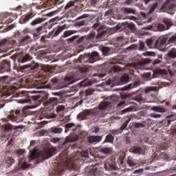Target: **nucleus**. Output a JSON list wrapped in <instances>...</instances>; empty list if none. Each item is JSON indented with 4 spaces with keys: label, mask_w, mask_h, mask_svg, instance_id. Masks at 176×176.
<instances>
[{
    "label": "nucleus",
    "mask_w": 176,
    "mask_h": 176,
    "mask_svg": "<svg viewBox=\"0 0 176 176\" xmlns=\"http://www.w3.org/2000/svg\"><path fill=\"white\" fill-rule=\"evenodd\" d=\"M65 168L68 170H78L79 168V160L78 159H72V160H67L65 164Z\"/></svg>",
    "instance_id": "nucleus-1"
},
{
    "label": "nucleus",
    "mask_w": 176,
    "mask_h": 176,
    "mask_svg": "<svg viewBox=\"0 0 176 176\" xmlns=\"http://www.w3.org/2000/svg\"><path fill=\"white\" fill-rule=\"evenodd\" d=\"M140 85H141V82L138 80L134 82L133 83H130L128 85L124 86V87L113 89L112 91H124L126 90H130L131 89L138 87Z\"/></svg>",
    "instance_id": "nucleus-2"
},
{
    "label": "nucleus",
    "mask_w": 176,
    "mask_h": 176,
    "mask_svg": "<svg viewBox=\"0 0 176 176\" xmlns=\"http://www.w3.org/2000/svg\"><path fill=\"white\" fill-rule=\"evenodd\" d=\"M11 70L10 61L4 60L2 62H0V74H3V72H10Z\"/></svg>",
    "instance_id": "nucleus-3"
},
{
    "label": "nucleus",
    "mask_w": 176,
    "mask_h": 176,
    "mask_svg": "<svg viewBox=\"0 0 176 176\" xmlns=\"http://www.w3.org/2000/svg\"><path fill=\"white\" fill-rule=\"evenodd\" d=\"M35 16V13L32 11H30L26 13L25 15L21 16L19 19L20 24H27L33 17Z\"/></svg>",
    "instance_id": "nucleus-4"
},
{
    "label": "nucleus",
    "mask_w": 176,
    "mask_h": 176,
    "mask_svg": "<svg viewBox=\"0 0 176 176\" xmlns=\"http://www.w3.org/2000/svg\"><path fill=\"white\" fill-rule=\"evenodd\" d=\"M54 153V150L51 148H45L43 151L40 153V155L42 157L43 160H46V159H49L52 157Z\"/></svg>",
    "instance_id": "nucleus-5"
},
{
    "label": "nucleus",
    "mask_w": 176,
    "mask_h": 176,
    "mask_svg": "<svg viewBox=\"0 0 176 176\" xmlns=\"http://www.w3.org/2000/svg\"><path fill=\"white\" fill-rule=\"evenodd\" d=\"M80 96H81V98L82 99L79 102H78L77 103H76L75 105L72 107V109H75L76 107H79V105H82V104H83V100H87L89 97V89H86L85 91H80Z\"/></svg>",
    "instance_id": "nucleus-6"
},
{
    "label": "nucleus",
    "mask_w": 176,
    "mask_h": 176,
    "mask_svg": "<svg viewBox=\"0 0 176 176\" xmlns=\"http://www.w3.org/2000/svg\"><path fill=\"white\" fill-rule=\"evenodd\" d=\"M79 140V135L74 133H71L69 136L66 137L65 142L62 144L63 146L67 145L68 142H75Z\"/></svg>",
    "instance_id": "nucleus-7"
},
{
    "label": "nucleus",
    "mask_w": 176,
    "mask_h": 176,
    "mask_svg": "<svg viewBox=\"0 0 176 176\" xmlns=\"http://www.w3.org/2000/svg\"><path fill=\"white\" fill-rule=\"evenodd\" d=\"M146 45L150 49H159V40L155 41L152 38L148 39L146 41Z\"/></svg>",
    "instance_id": "nucleus-8"
},
{
    "label": "nucleus",
    "mask_w": 176,
    "mask_h": 176,
    "mask_svg": "<svg viewBox=\"0 0 176 176\" xmlns=\"http://www.w3.org/2000/svg\"><path fill=\"white\" fill-rule=\"evenodd\" d=\"M169 35H162L161 36L159 39H157L158 41V49L159 47H162V46H164L166 45V43L167 41H168Z\"/></svg>",
    "instance_id": "nucleus-9"
},
{
    "label": "nucleus",
    "mask_w": 176,
    "mask_h": 176,
    "mask_svg": "<svg viewBox=\"0 0 176 176\" xmlns=\"http://www.w3.org/2000/svg\"><path fill=\"white\" fill-rule=\"evenodd\" d=\"M65 28V25L63 26H58L56 29H54L53 31L50 32L49 33V35L50 36H52V35H53V36H58L60 32H63V31H64Z\"/></svg>",
    "instance_id": "nucleus-10"
},
{
    "label": "nucleus",
    "mask_w": 176,
    "mask_h": 176,
    "mask_svg": "<svg viewBox=\"0 0 176 176\" xmlns=\"http://www.w3.org/2000/svg\"><path fill=\"white\" fill-rule=\"evenodd\" d=\"M100 54L97 52H94L91 54L89 56V63L93 64V63H96V61H98L100 60Z\"/></svg>",
    "instance_id": "nucleus-11"
},
{
    "label": "nucleus",
    "mask_w": 176,
    "mask_h": 176,
    "mask_svg": "<svg viewBox=\"0 0 176 176\" xmlns=\"http://www.w3.org/2000/svg\"><path fill=\"white\" fill-rule=\"evenodd\" d=\"M11 120L12 122H16V123H20L22 121L21 116L20 115V110H16L11 117Z\"/></svg>",
    "instance_id": "nucleus-12"
},
{
    "label": "nucleus",
    "mask_w": 176,
    "mask_h": 176,
    "mask_svg": "<svg viewBox=\"0 0 176 176\" xmlns=\"http://www.w3.org/2000/svg\"><path fill=\"white\" fill-rule=\"evenodd\" d=\"M39 98L40 97L38 96H32L31 98L20 100L19 102L21 104H27V103L32 102V101H36V100H39Z\"/></svg>",
    "instance_id": "nucleus-13"
},
{
    "label": "nucleus",
    "mask_w": 176,
    "mask_h": 176,
    "mask_svg": "<svg viewBox=\"0 0 176 176\" xmlns=\"http://www.w3.org/2000/svg\"><path fill=\"white\" fill-rule=\"evenodd\" d=\"M102 140V136L95 135L89 137V144H98L100 141Z\"/></svg>",
    "instance_id": "nucleus-14"
},
{
    "label": "nucleus",
    "mask_w": 176,
    "mask_h": 176,
    "mask_svg": "<svg viewBox=\"0 0 176 176\" xmlns=\"http://www.w3.org/2000/svg\"><path fill=\"white\" fill-rule=\"evenodd\" d=\"M89 116V110L83 111L77 115L78 120H86Z\"/></svg>",
    "instance_id": "nucleus-15"
},
{
    "label": "nucleus",
    "mask_w": 176,
    "mask_h": 176,
    "mask_svg": "<svg viewBox=\"0 0 176 176\" xmlns=\"http://www.w3.org/2000/svg\"><path fill=\"white\" fill-rule=\"evenodd\" d=\"M163 23L166 25V30H170V28L174 25L173 20L170 18H163Z\"/></svg>",
    "instance_id": "nucleus-16"
},
{
    "label": "nucleus",
    "mask_w": 176,
    "mask_h": 176,
    "mask_svg": "<svg viewBox=\"0 0 176 176\" xmlns=\"http://www.w3.org/2000/svg\"><path fill=\"white\" fill-rule=\"evenodd\" d=\"M151 111H154V112H160V113H164L167 109L162 106H153L151 108Z\"/></svg>",
    "instance_id": "nucleus-17"
},
{
    "label": "nucleus",
    "mask_w": 176,
    "mask_h": 176,
    "mask_svg": "<svg viewBox=\"0 0 176 176\" xmlns=\"http://www.w3.org/2000/svg\"><path fill=\"white\" fill-rule=\"evenodd\" d=\"M65 133H68V131H69V130L71 129H72L73 131H75V130H76L77 129V126L75 125V124L72 122L66 124L65 125Z\"/></svg>",
    "instance_id": "nucleus-18"
},
{
    "label": "nucleus",
    "mask_w": 176,
    "mask_h": 176,
    "mask_svg": "<svg viewBox=\"0 0 176 176\" xmlns=\"http://www.w3.org/2000/svg\"><path fill=\"white\" fill-rule=\"evenodd\" d=\"M122 13L124 14H135V10L131 8L124 7L122 8Z\"/></svg>",
    "instance_id": "nucleus-19"
},
{
    "label": "nucleus",
    "mask_w": 176,
    "mask_h": 176,
    "mask_svg": "<svg viewBox=\"0 0 176 176\" xmlns=\"http://www.w3.org/2000/svg\"><path fill=\"white\" fill-rule=\"evenodd\" d=\"M121 85H126L130 82V76L127 74H124L120 78Z\"/></svg>",
    "instance_id": "nucleus-20"
},
{
    "label": "nucleus",
    "mask_w": 176,
    "mask_h": 176,
    "mask_svg": "<svg viewBox=\"0 0 176 176\" xmlns=\"http://www.w3.org/2000/svg\"><path fill=\"white\" fill-rule=\"evenodd\" d=\"M56 115L54 113H48L45 114H42L40 117L39 119L42 120L43 118H45L46 119H54L56 118Z\"/></svg>",
    "instance_id": "nucleus-21"
},
{
    "label": "nucleus",
    "mask_w": 176,
    "mask_h": 176,
    "mask_svg": "<svg viewBox=\"0 0 176 176\" xmlns=\"http://www.w3.org/2000/svg\"><path fill=\"white\" fill-rule=\"evenodd\" d=\"M64 170H65V168H57L53 170L51 174L54 176L63 175V174H64Z\"/></svg>",
    "instance_id": "nucleus-22"
},
{
    "label": "nucleus",
    "mask_w": 176,
    "mask_h": 176,
    "mask_svg": "<svg viewBox=\"0 0 176 176\" xmlns=\"http://www.w3.org/2000/svg\"><path fill=\"white\" fill-rule=\"evenodd\" d=\"M42 30H43V26H39L36 29L35 33H33L34 40L39 39V35L42 34Z\"/></svg>",
    "instance_id": "nucleus-23"
},
{
    "label": "nucleus",
    "mask_w": 176,
    "mask_h": 176,
    "mask_svg": "<svg viewBox=\"0 0 176 176\" xmlns=\"http://www.w3.org/2000/svg\"><path fill=\"white\" fill-rule=\"evenodd\" d=\"M43 21H45V19L38 17V18L35 19L34 20H33L30 23V25H32L33 27H35V25H38V24H41V23H43Z\"/></svg>",
    "instance_id": "nucleus-24"
},
{
    "label": "nucleus",
    "mask_w": 176,
    "mask_h": 176,
    "mask_svg": "<svg viewBox=\"0 0 176 176\" xmlns=\"http://www.w3.org/2000/svg\"><path fill=\"white\" fill-rule=\"evenodd\" d=\"M38 67V63H33L23 66V68H30L32 71H34V69H36Z\"/></svg>",
    "instance_id": "nucleus-25"
},
{
    "label": "nucleus",
    "mask_w": 176,
    "mask_h": 176,
    "mask_svg": "<svg viewBox=\"0 0 176 176\" xmlns=\"http://www.w3.org/2000/svg\"><path fill=\"white\" fill-rule=\"evenodd\" d=\"M113 150V149L112 147H102L100 148V152H102V153H104L105 155H109V153H112Z\"/></svg>",
    "instance_id": "nucleus-26"
},
{
    "label": "nucleus",
    "mask_w": 176,
    "mask_h": 176,
    "mask_svg": "<svg viewBox=\"0 0 176 176\" xmlns=\"http://www.w3.org/2000/svg\"><path fill=\"white\" fill-rule=\"evenodd\" d=\"M21 45H27L28 42H31V36L28 35L26 36L23 37L20 41Z\"/></svg>",
    "instance_id": "nucleus-27"
},
{
    "label": "nucleus",
    "mask_w": 176,
    "mask_h": 176,
    "mask_svg": "<svg viewBox=\"0 0 176 176\" xmlns=\"http://www.w3.org/2000/svg\"><path fill=\"white\" fill-rule=\"evenodd\" d=\"M109 104H111L109 102H102L100 104L98 109L100 111H104V109H106L108 107H109Z\"/></svg>",
    "instance_id": "nucleus-28"
},
{
    "label": "nucleus",
    "mask_w": 176,
    "mask_h": 176,
    "mask_svg": "<svg viewBox=\"0 0 176 176\" xmlns=\"http://www.w3.org/2000/svg\"><path fill=\"white\" fill-rule=\"evenodd\" d=\"M13 94V89L12 88H8L7 90L2 93L3 97H10Z\"/></svg>",
    "instance_id": "nucleus-29"
},
{
    "label": "nucleus",
    "mask_w": 176,
    "mask_h": 176,
    "mask_svg": "<svg viewBox=\"0 0 176 176\" xmlns=\"http://www.w3.org/2000/svg\"><path fill=\"white\" fill-rule=\"evenodd\" d=\"M50 130H51V132L54 133V134H61L63 131V128L54 126V127H52Z\"/></svg>",
    "instance_id": "nucleus-30"
},
{
    "label": "nucleus",
    "mask_w": 176,
    "mask_h": 176,
    "mask_svg": "<svg viewBox=\"0 0 176 176\" xmlns=\"http://www.w3.org/2000/svg\"><path fill=\"white\" fill-rule=\"evenodd\" d=\"M114 138L111 134H109L106 136L104 140L103 141V144H105V142H109L110 144H112L113 142Z\"/></svg>",
    "instance_id": "nucleus-31"
},
{
    "label": "nucleus",
    "mask_w": 176,
    "mask_h": 176,
    "mask_svg": "<svg viewBox=\"0 0 176 176\" xmlns=\"http://www.w3.org/2000/svg\"><path fill=\"white\" fill-rule=\"evenodd\" d=\"M76 30H66L63 33V38H67L68 36H71V35L74 34H76Z\"/></svg>",
    "instance_id": "nucleus-32"
},
{
    "label": "nucleus",
    "mask_w": 176,
    "mask_h": 176,
    "mask_svg": "<svg viewBox=\"0 0 176 176\" xmlns=\"http://www.w3.org/2000/svg\"><path fill=\"white\" fill-rule=\"evenodd\" d=\"M159 90V88L157 87H147L144 89V92L148 94L150 93V91H157Z\"/></svg>",
    "instance_id": "nucleus-33"
},
{
    "label": "nucleus",
    "mask_w": 176,
    "mask_h": 176,
    "mask_svg": "<svg viewBox=\"0 0 176 176\" xmlns=\"http://www.w3.org/2000/svg\"><path fill=\"white\" fill-rule=\"evenodd\" d=\"M76 2H78V0L70 1L69 3L66 4V6L64 8V10H68V9H69V8H72V6H74L75 3H76Z\"/></svg>",
    "instance_id": "nucleus-34"
},
{
    "label": "nucleus",
    "mask_w": 176,
    "mask_h": 176,
    "mask_svg": "<svg viewBox=\"0 0 176 176\" xmlns=\"http://www.w3.org/2000/svg\"><path fill=\"white\" fill-rule=\"evenodd\" d=\"M80 138H82L85 141H89V133L87 131H82L80 135Z\"/></svg>",
    "instance_id": "nucleus-35"
},
{
    "label": "nucleus",
    "mask_w": 176,
    "mask_h": 176,
    "mask_svg": "<svg viewBox=\"0 0 176 176\" xmlns=\"http://www.w3.org/2000/svg\"><path fill=\"white\" fill-rule=\"evenodd\" d=\"M31 60H32V57L27 54L21 59V63H27V61H31Z\"/></svg>",
    "instance_id": "nucleus-36"
},
{
    "label": "nucleus",
    "mask_w": 176,
    "mask_h": 176,
    "mask_svg": "<svg viewBox=\"0 0 176 176\" xmlns=\"http://www.w3.org/2000/svg\"><path fill=\"white\" fill-rule=\"evenodd\" d=\"M168 56L170 58H176V49L173 48L169 51Z\"/></svg>",
    "instance_id": "nucleus-37"
},
{
    "label": "nucleus",
    "mask_w": 176,
    "mask_h": 176,
    "mask_svg": "<svg viewBox=\"0 0 176 176\" xmlns=\"http://www.w3.org/2000/svg\"><path fill=\"white\" fill-rule=\"evenodd\" d=\"M6 163L7 164V167H10L12 164H14V159L9 157L8 158L6 159Z\"/></svg>",
    "instance_id": "nucleus-38"
},
{
    "label": "nucleus",
    "mask_w": 176,
    "mask_h": 176,
    "mask_svg": "<svg viewBox=\"0 0 176 176\" xmlns=\"http://www.w3.org/2000/svg\"><path fill=\"white\" fill-rule=\"evenodd\" d=\"M101 52L103 54V56H108V53L111 52V49L108 47H103L101 49Z\"/></svg>",
    "instance_id": "nucleus-39"
},
{
    "label": "nucleus",
    "mask_w": 176,
    "mask_h": 176,
    "mask_svg": "<svg viewBox=\"0 0 176 176\" xmlns=\"http://www.w3.org/2000/svg\"><path fill=\"white\" fill-rule=\"evenodd\" d=\"M132 153H138V155H141L142 153V148L140 147H135L131 149Z\"/></svg>",
    "instance_id": "nucleus-40"
},
{
    "label": "nucleus",
    "mask_w": 176,
    "mask_h": 176,
    "mask_svg": "<svg viewBox=\"0 0 176 176\" xmlns=\"http://www.w3.org/2000/svg\"><path fill=\"white\" fill-rule=\"evenodd\" d=\"M157 6H159V3L158 2H155L151 7L148 13H153V12H155V10H156V8H157Z\"/></svg>",
    "instance_id": "nucleus-41"
},
{
    "label": "nucleus",
    "mask_w": 176,
    "mask_h": 176,
    "mask_svg": "<svg viewBox=\"0 0 176 176\" xmlns=\"http://www.w3.org/2000/svg\"><path fill=\"white\" fill-rule=\"evenodd\" d=\"M168 43H176V34L170 36H169Z\"/></svg>",
    "instance_id": "nucleus-42"
},
{
    "label": "nucleus",
    "mask_w": 176,
    "mask_h": 176,
    "mask_svg": "<svg viewBox=\"0 0 176 176\" xmlns=\"http://www.w3.org/2000/svg\"><path fill=\"white\" fill-rule=\"evenodd\" d=\"M38 152V150H36V148L33 149L32 151H31V154L30 155V158L32 160H34V159H35V157H36V153Z\"/></svg>",
    "instance_id": "nucleus-43"
},
{
    "label": "nucleus",
    "mask_w": 176,
    "mask_h": 176,
    "mask_svg": "<svg viewBox=\"0 0 176 176\" xmlns=\"http://www.w3.org/2000/svg\"><path fill=\"white\" fill-rule=\"evenodd\" d=\"M127 164L129 166V167H134V166H137V163L134 162V161H133L130 157L127 159Z\"/></svg>",
    "instance_id": "nucleus-44"
},
{
    "label": "nucleus",
    "mask_w": 176,
    "mask_h": 176,
    "mask_svg": "<svg viewBox=\"0 0 176 176\" xmlns=\"http://www.w3.org/2000/svg\"><path fill=\"white\" fill-rule=\"evenodd\" d=\"M77 61L78 63H87V61H89V58H85L83 55H81Z\"/></svg>",
    "instance_id": "nucleus-45"
},
{
    "label": "nucleus",
    "mask_w": 176,
    "mask_h": 176,
    "mask_svg": "<svg viewBox=\"0 0 176 176\" xmlns=\"http://www.w3.org/2000/svg\"><path fill=\"white\" fill-rule=\"evenodd\" d=\"M140 50L142 52H145L148 50V48H146V45H145V43L140 41Z\"/></svg>",
    "instance_id": "nucleus-46"
},
{
    "label": "nucleus",
    "mask_w": 176,
    "mask_h": 176,
    "mask_svg": "<svg viewBox=\"0 0 176 176\" xmlns=\"http://www.w3.org/2000/svg\"><path fill=\"white\" fill-rule=\"evenodd\" d=\"M79 85L80 87H87V86H89V80L87 79H85L79 82Z\"/></svg>",
    "instance_id": "nucleus-47"
},
{
    "label": "nucleus",
    "mask_w": 176,
    "mask_h": 176,
    "mask_svg": "<svg viewBox=\"0 0 176 176\" xmlns=\"http://www.w3.org/2000/svg\"><path fill=\"white\" fill-rule=\"evenodd\" d=\"M151 73H146L144 74H143V78L145 80L149 81V80H152V78H151Z\"/></svg>",
    "instance_id": "nucleus-48"
},
{
    "label": "nucleus",
    "mask_w": 176,
    "mask_h": 176,
    "mask_svg": "<svg viewBox=\"0 0 176 176\" xmlns=\"http://www.w3.org/2000/svg\"><path fill=\"white\" fill-rule=\"evenodd\" d=\"M138 45L137 44H133L126 48V50H137Z\"/></svg>",
    "instance_id": "nucleus-49"
},
{
    "label": "nucleus",
    "mask_w": 176,
    "mask_h": 176,
    "mask_svg": "<svg viewBox=\"0 0 176 176\" xmlns=\"http://www.w3.org/2000/svg\"><path fill=\"white\" fill-rule=\"evenodd\" d=\"M65 110V106L64 105H58L56 107V112L60 113V112H63V111Z\"/></svg>",
    "instance_id": "nucleus-50"
},
{
    "label": "nucleus",
    "mask_w": 176,
    "mask_h": 176,
    "mask_svg": "<svg viewBox=\"0 0 176 176\" xmlns=\"http://www.w3.org/2000/svg\"><path fill=\"white\" fill-rule=\"evenodd\" d=\"M157 28L158 30V31H164V30H166V25L162 24V23H159L157 26Z\"/></svg>",
    "instance_id": "nucleus-51"
},
{
    "label": "nucleus",
    "mask_w": 176,
    "mask_h": 176,
    "mask_svg": "<svg viewBox=\"0 0 176 176\" xmlns=\"http://www.w3.org/2000/svg\"><path fill=\"white\" fill-rule=\"evenodd\" d=\"M168 5H170V0H166L165 3H164V4L161 6V10L167 9Z\"/></svg>",
    "instance_id": "nucleus-52"
},
{
    "label": "nucleus",
    "mask_w": 176,
    "mask_h": 176,
    "mask_svg": "<svg viewBox=\"0 0 176 176\" xmlns=\"http://www.w3.org/2000/svg\"><path fill=\"white\" fill-rule=\"evenodd\" d=\"M151 118H153L154 119H159L160 118H162V115L161 114H157L155 113H153L150 114Z\"/></svg>",
    "instance_id": "nucleus-53"
},
{
    "label": "nucleus",
    "mask_w": 176,
    "mask_h": 176,
    "mask_svg": "<svg viewBox=\"0 0 176 176\" xmlns=\"http://www.w3.org/2000/svg\"><path fill=\"white\" fill-rule=\"evenodd\" d=\"M80 155L82 157H89V151L88 150L82 151L80 153Z\"/></svg>",
    "instance_id": "nucleus-54"
},
{
    "label": "nucleus",
    "mask_w": 176,
    "mask_h": 176,
    "mask_svg": "<svg viewBox=\"0 0 176 176\" xmlns=\"http://www.w3.org/2000/svg\"><path fill=\"white\" fill-rule=\"evenodd\" d=\"M78 38H79V36H73L69 38H67V42H69V43H72V42H74V41H75V39H78Z\"/></svg>",
    "instance_id": "nucleus-55"
},
{
    "label": "nucleus",
    "mask_w": 176,
    "mask_h": 176,
    "mask_svg": "<svg viewBox=\"0 0 176 176\" xmlns=\"http://www.w3.org/2000/svg\"><path fill=\"white\" fill-rule=\"evenodd\" d=\"M143 54L144 56H151V57H156V53H155V52H146Z\"/></svg>",
    "instance_id": "nucleus-56"
},
{
    "label": "nucleus",
    "mask_w": 176,
    "mask_h": 176,
    "mask_svg": "<svg viewBox=\"0 0 176 176\" xmlns=\"http://www.w3.org/2000/svg\"><path fill=\"white\" fill-rule=\"evenodd\" d=\"M88 69L89 68L87 67V66L81 67H80V72H81L82 74H86Z\"/></svg>",
    "instance_id": "nucleus-57"
},
{
    "label": "nucleus",
    "mask_w": 176,
    "mask_h": 176,
    "mask_svg": "<svg viewBox=\"0 0 176 176\" xmlns=\"http://www.w3.org/2000/svg\"><path fill=\"white\" fill-rule=\"evenodd\" d=\"M3 128L5 129V130H12L13 125L10 124H6L3 125Z\"/></svg>",
    "instance_id": "nucleus-58"
},
{
    "label": "nucleus",
    "mask_w": 176,
    "mask_h": 176,
    "mask_svg": "<svg viewBox=\"0 0 176 176\" xmlns=\"http://www.w3.org/2000/svg\"><path fill=\"white\" fill-rule=\"evenodd\" d=\"M9 42L8 41V39L4 38L0 41V47H2V46H5Z\"/></svg>",
    "instance_id": "nucleus-59"
},
{
    "label": "nucleus",
    "mask_w": 176,
    "mask_h": 176,
    "mask_svg": "<svg viewBox=\"0 0 176 176\" xmlns=\"http://www.w3.org/2000/svg\"><path fill=\"white\" fill-rule=\"evenodd\" d=\"M135 129L145 127V124H144L141 122H136V123H135Z\"/></svg>",
    "instance_id": "nucleus-60"
},
{
    "label": "nucleus",
    "mask_w": 176,
    "mask_h": 176,
    "mask_svg": "<svg viewBox=\"0 0 176 176\" xmlns=\"http://www.w3.org/2000/svg\"><path fill=\"white\" fill-rule=\"evenodd\" d=\"M109 168L111 170H118V166L116 165V163L109 164Z\"/></svg>",
    "instance_id": "nucleus-61"
},
{
    "label": "nucleus",
    "mask_w": 176,
    "mask_h": 176,
    "mask_svg": "<svg viewBox=\"0 0 176 176\" xmlns=\"http://www.w3.org/2000/svg\"><path fill=\"white\" fill-rule=\"evenodd\" d=\"M133 111V107H127L123 110H122V113H127L128 112H131Z\"/></svg>",
    "instance_id": "nucleus-62"
},
{
    "label": "nucleus",
    "mask_w": 176,
    "mask_h": 176,
    "mask_svg": "<svg viewBox=\"0 0 176 176\" xmlns=\"http://www.w3.org/2000/svg\"><path fill=\"white\" fill-rule=\"evenodd\" d=\"M128 28H129L131 31H135V25L131 23L128 25Z\"/></svg>",
    "instance_id": "nucleus-63"
},
{
    "label": "nucleus",
    "mask_w": 176,
    "mask_h": 176,
    "mask_svg": "<svg viewBox=\"0 0 176 176\" xmlns=\"http://www.w3.org/2000/svg\"><path fill=\"white\" fill-rule=\"evenodd\" d=\"M113 69V72H120L122 71V67H120V66H114Z\"/></svg>",
    "instance_id": "nucleus-64"
}]
</instances>
